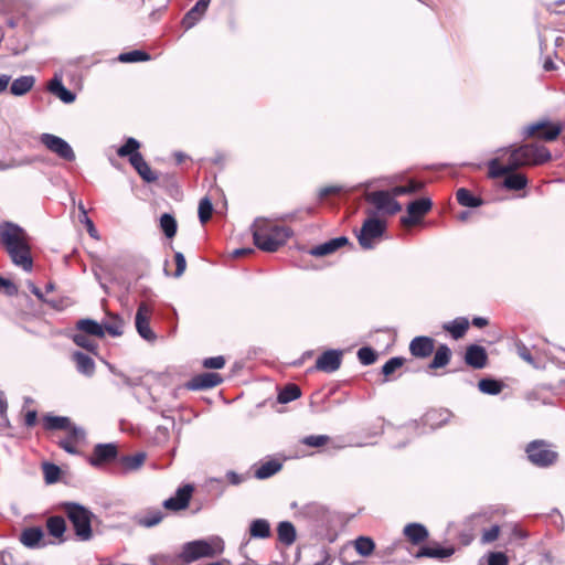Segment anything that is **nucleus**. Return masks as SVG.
Instances as JSON below:
<instances>
[{
  "mask_svg": "<svg viewBox=\"0 0 565 565\" xmlns=\"http://www.w3.org/2000/svg\"><path fill=\"white\" fill-rule=\"evenodd\" d=\"M0 242L12 263L25 271H31L33 260L24 230L11 222L0 224Z\"/></svg>",
  "mask_w": 565,
  "mask_h": 565,
  "instance_id": "1",
  "label": "nucleus"
},
{
  "mask_svg": "<svg viewBox=\"0 0 565 565\" xmlns=\"http://www.w3.org/2000/svg\"><path fill=\"white\" fill-rule=\"evenodd\" d=\"M254 244L264 252H276L292 235L288 226L277 225L274 222L258 217L252 225Z\"/></svg>",
  "mask_w": 565,
  "mask_h": 565,
  "instance_id": "2",
  "label": "nucleus"
},
{
  "mask_svg": "<svg viewBox=\"0 0 565 565\" xmlns=\"http://www.w3.org/2000/svg\"><path fill=\"white\" fill-rule=\"evenodd\" d=\"M62 509L73 526L76 539L81 542L90 541L94 513L77 502H63Z\"/></svg>",
  "mask_w": 565,
  "mask_h": 565,
  "instance_id": "3",
  "label": "nucleus"
},
{
  "mask_svg": "<svg viewBox=\"0 0 565 565\" xmlns=\"http://www.w3.org/2000/svg\"><path fill=\"white\" fill-rule=\"evenodd\" d=\"M509 161L512 169L516 171L521 167L540 166L552 159L551 151L541 145L524 143L519 147L511 148Z\"/></svg>",
  "mask_w": 565,
  "mask_h": 565,
  "instance_id": "4",
  "label": "nucleus"
},
{
  "mask_svg": "<svg viewBox=\"0 0 565 565\" xmlns=\"http://www.w3.org/2000/svg\"><path fill=\"white\" fill-rule=\"evenodd\" d=\"M223 552L222 542L218 541L216 545H212L210 542L205 540H196L189 543H185L182 547V551L179 555V558L184 564H190L196 559L203 557H213Z\"/></svg>",
  "mask_w": 565,
  "mask_h": 565,
  "instance_id": "5",
  "label": "nucleus"
},
{
  "mask_svg": "<svg viewBox=\"0 0 565 565\" xmlns=\"http://www.w3.org/2000/svg\"><path fill=\"white\" fill-rule=\"evenodd\" d=\"M386 230V223L376 217H369L363 222V225L358 235L359 244L364 249H372L375 246V241L381 238Z\"/></svg>",
  "mask_w": 565,
  "mask_h": 565,
  "instance_id": "6",
  "label": "nucleus"
},
{
  "mask_svg": "<svg viewBox=\"0 0 565 565\" xmlns=\"http://www.w3.org/2000/svg\"><path fill=\"white\" fill-rule=\"evenodd\" d=\"M526 455L529 460L539 467H547L553 465L557 459V452L550 449L544 440H533L526 446Z\"/></svg>",
  "mask_w": 565,
  "mask_h": 565,
  "instance_id": "7",
  "label": "nucleus"
},
{
  "mask_svg": "<svg viewBox=\"0 0 565 565\" xmlns=\"http://www.w3.org/2000/svg\"><path fill=\"white\" fill-rule=\"evenodd\" d=\"M301 513L313 523L319 534L322 533V530H328L334 519L333 514L324 505L316 502L306 504Z\"/></svg>",
  "mask_w": 565,
  "mask_h": 565,
  "instance_id": "8",
  "label": "nucleus"
},
{
  "mask_svg": "<svg viewBox=\"0 0 565 565\" xmlns=\"http://www.w3.org/2000/svg\"><path fill=\"white\" fill-rule=\"evenodd\" d=\"M365 200L374 205L376 212L387 215H394L402 211V204L393 199V195L385 190L369 192Z\"/></svg>",
  "mask_w": 565,
  "mask_h": 565,
  "instance_id": "9",
  "label": "nucleus"
},
{
  "mask_svg": "<svg viewBox=\"0 0 565 565\" xmlns=\"http://www.w3.org/2000/svg\"><path fill=\"white\" fill-rule=\"evenodd\" d=\"M40 142L52 153L65 161L72 162L76 158L71 145L58 136L44 132L40 136Z\"/></svg>",
  "mask_w": 565,
  "mask_h": 565,
  "instance_id": "10",
  "label": "nucleus"
},
{
  "mask_svg": "<svg viewBox=\"0 0 565 565\" xmlns=\"http://www.w3.org/2000/svg\"><path fill=\"white\" fill-rule=\"evenodd\" d=\"M152 313L151 308L141 302L137 309L135 317V326L138 334L146 341L153 343L157 340V334L150 327V316Z\"/></svg>",
  "mask_w": 565,
  "mask_h": 565,
  "instance_id": "11",
  "label": "nucleus"
},
{
  "mask_svg": "<svg viewBox=\"0 0 565 565\" xmlns=\"http://www.w3.org/2000/svg\"><path fill=\"white\" fill-rule=\"evenodd\" d=\"M562 131V127L559 125H552L547 121H536L531 125L525 126L522 129V136L524 138L533 137L535 134H539V138L545 141L555 140Z\"/></svg>",
  "mask_w": 565,
  "mask_h": 565,
  "instance_id": "12",
  "label": "nucleus"
},
{
  "mask_svg": "<svg viewBox=\"0 0 565 565\" xmlns=\"http://www.w3.org/2000/svg\"><path fill=\"white\" fill-rule=\"evenodd\" d=\"M431 206L433 202L428 198H420L409 202L407 205V215L401 217V223L404 226L417 224L420 218L430 211Z\"/></svg>",
  "mask_w": 565,
  "mask_h": 565,
  "instance_id": "13",
  "label": "nucleus"
},
{
  "mask_svg": "<svg viewBox=\"0 0 565 565\" xmlns=\"http://www.w3.org/2000/svg\"><path fill=\"white\" fill-rule=\"evenodd\" d=\"M194 487L190 483L178 488L173 497H170L163 501V508L174 512L186 509L189 507Z\"/></svg>",
  "mask_w": 565,
  "mask_h": 565,
  "instance_id": "14",
  "label": "nucleus"
},
{
  "mask_svg": "<svg viewBox=\"0 0 565 565\" xmlns=\"http://www.w3.org/2000/svg\"><path fill=\"white\" fill-rule=\"evenodd\" d=\"M342 356L341 350H327L317 359L313 369L329 374L334 373L342 364Z\"/></svg>",
  "mask_w": 565,
  "mask_h": 565,
  "instance_id": "15",
  "label": "nucleus"
},
{
  "mask_svg": "<svg viewBox=\"0 0 565 565\" xmlns=\"http://www.w3.org/2000/svg\"><path fill=\"white\" fill-rule=\"evenodd\" d=\"M140 148V142L134 138L129 137L126 139V142L118 148L117 154L121 158H128L129 163L134 167L135 170L141 167V164L146 163L142 154L138 151Z\"/></svg>",
  "mask_w": 565,
  "mask_h": 565,
  "instance_id": "16",
  "label": "nucleus"
},
{
  "mask_svg": "<svg viewBox=\"0 0 565 565\" xmlns=\"http://www.w3.org/2000/svg\"><path fill=\"white\" fill-rule=\"evenodd\" d=\"M223 379L217 373H202L192 377L185 383V387L190 391H202L213 388L222 383Z\"/></svg>",
  "mask_w": 565,
  "mask_h": 565,
  "instance_id": "17",
  "label": "nucleus"
},
{
  "mask_svg": "<svg viewBox=\"0 0 565 565\" xmlns=\"http://www.w3.org/2000/svg\"><path fill=\"white\" fill-rule=\"evenodd\" d=\"M117 455L118 450L115 444H97L94 448L93 457L89 459V463L94 467H98L116 459Z\"/></svg>",
  "mask_w": 565,
  "mask_h": 565,
  "instance_id": "18",
  "label": "nucleus"
},
{
  "mask_svg": "<svg viewBox=\"0 0 565 565\" xmlns=\"http://www.w3.org/2000/svg\"><path fill=\"white\" fill-rule=\"evenodd\" d=\"M86 437V433L84 428L79 426H72L68 430L66 437L61 438L57 441V445L64 449L66 452L71 455H77L78 450L76 449V445L84 441Z\"/></svg>",
  "mask_w": 565,
  "mask_h": 565,
  "instance_id": "19",
  "label": "nucleus"
},
{
  "mask_svg": "<svg viewBox=\"0 0 565 565\" xmlns=\"http://www.w3.org/2000/svg\"><path fill=\"white\" fill-rule=\"evenodd\" d=\"M349 238L347 236H339L332 239H329L328 242H324L322 244H319L317 246H313L309 249V254L315 257H322L330 254H333L339 248L348 245Z\"/></svg>",
  "mask_w": 565,
  "mask_h": 565,
  "instance_id": "20",
  "label": "nucleus"
},
{
  "mask_svg": "<svg viewBox=\"0 0 565 565\" xmlns=\"http://www.w3.org/2000/svg\"><path fill=\"white\" fill-rule=\"evenodd\" d=\"M211 0H199L183 17L181 24L185 30L192 29L205 14Z\"/></svg>",
  "mask_w": 565,
  "mask_h": 565,
  "instance_id": "21",
  "label": "nucleus"
},
{
  "mask_svg": "<svg viewBox=\"0 0 565 565\" xmlns=\"http://www.w3.org/2000/svg\"><path fill=\"white\" fill-rule=\"evenodd\" d=\"M488 355L483 347L471 344L467 347L465 353V362L477 370L483 369L487 365Z\"/></svg>",
  "mask_w": 565,
  "mask_h": 565,
  "instance_id": "22",
  "label": "nucleus"
},
{
  "mask_svg": "<svg viewBox=\"0 0 565 565\" xmlns=\"http://www.w3.org/2000/svg\"><path fill=\"white\" fill-rule=\"evenodd\" d=\"M409 351L413 356L428 358L434 352V340L425 335L416 337L409 343Z\"/></svg>",
  "mask_w": 565,
  "mask_h": 565,
  "instance_id": "23",
  "label": "nucleus"
},
{
  "mask_svg": "<svg viewBox=\"0 0 565 565\" xmlns=\"http://www.w3.org/2000/svg\"><path fill=\"white\" fill-rule=\"evenodd\" d=\"M164 518L162 510L150 508L135 516V522L142 527H153L158 525Z\"/></svg>",
  "mask_w": 565,
  "mask_h": 565,
  "instance_id": "24",
  "label": "nucleus"
},
{
  "mask_svg": "<svg viewBox=\"0 0 565 565\" xmlns=\"http://www.w3.org/2000/svg\"><path fill=\"white\" fill-rule=\"evenodd\" d=\"M43 530L39 526H32L22 531L20 542L29 548H36L43 545Z\"/></svg>",
  "mask_w": 565,
  "mask_h": 565,
  "instance_id": "25",
  "label": "nucleus"
},
{
  "mask_svg": "<svg viewBox=\"0 0 565 565\" xmlns=\"http://www.w3.org/2000/svg\"><path fill=\"white\" fill-rule=\"evenodd\" d=\"M147 458L146 452H137L135 455L121 456L118 459V465L124 473L137 471L141 468Z\"/></svg>",
  "mask_w": 565,
  "mask_h": 565,
  "instance_id": "26",
  "label": "nucleus"
},
{
  "mask_svg": "<svg viewBox=\"0 0 565 565\" xmlns=\"http://www.w3.org/2000/svg\"><path fill=\"white\" fill-rule=\"evenodd\" d=\"M72 360L75 362L76 370L81 374L92 376L95 373V362L89 355L76 351L72 354Z\"/></svg>",
  "mask_w": 565,
  "mask_h": 565,
  "instance_id": "27",
  "label": "nucleus"
},
{
  "mask_svg": "<svg viewBox=\"0 0 565 565\" xmlns=\"http://www.w3.org/2000/svg\"><path fill=\"white\" fill-rule=\"evenodd\" d=\"M49 90L58 97L63 103L71 104L75 100L76 96L73 92L67 89L62 79L58 77H54L49 84Z\"/></svg>",
  "mask_w": 565,
  "mask_h": 565,
  "instance_id": "28",
  "label": "nucleus"
},
{
  "mask_svg": "<svg viewBox=\"0 0 565 565\" xmlns=\"http://www.w3.org/2000/svg\"><path fill=\"white\" fill-rule=\"evenodd\" d=\"M404 535L415 545L428 537L427 529L420 523H409L403 530Z\"/></svg>",
  "mask_w": 565,
  "mask_h": 565,
  "instance_id": "29",
  "label": "nucleus"
},
{
  "mask_svg": "<svg viewBox=\"0 0 565 565\" xmlns=\"http://www.w3.org/2000/svg\"><path fill=\"white\" fill-rule=\"evenodd\" d=\"M469 328V321L465 317H458L452 321L446 322L443 329L451 334L455 340L462 338Z\"/></svg>",
  "mask_w": 565,
  "mask_h": 565,
  "instance_id": "30",
  "label": "nucleus"
},
{
  "mask_svg": "<svg viewBox=\"0 0 565 565\" xmlns=\"http://www.w3.org/2000/svg\"><path fill=\"white\" fill-rule=\"evenodd\" d=\"M35 84V77L32 75H23L15 78L11 86L10 93L14 96H23L29 93Z\"/></svg>",
  "mask_w": 565,
  "mask_h": 565,
  "instance_id": "31",
  "label": "nucleus"
},
{
  "mask_svg": "<svg viewBox=\"0 0 565 565\" xmlns=\"http://www.w3.org/2000/svg\"><path fill=\"white\" fill-rule=\"evenodd\" d=\"M76 329L77 331L83 332L86 335H93L97 338L104 337V329L102 323H98L97 321L93 319H81L76 322Z\"/></svg>",
  "mask_w": 565,
  "mask_h": 565,
  "instance_id": "32",
  "label": "nucleus"
},
{
  "mask_svg": "<svg viewBox=\"0 0 565 565\" xmlns=\"http://www.w3.org/2000/svg\"><path fill=\"white\" fill-rule=\"evenodd\" d=\"M455 553L454 547H430L424 546L416 553V557H430V558H447Z\"/></svg>",
  "mask_w": 565,
  "mask_h": 565,
  "instance_id": "33",
  "label": "nucleus"
},
{
  "mask_svg": "<svg viewBox=\"0 0 565 565\" xmlns=\"http://www.w3.org/2000/svg\"><path fill=\"white\" fill-rule=\"evenodd\" d=\"M271 534L270 524L266 519L253 520L249 524V535L253 539H267Z\"/></svg>",
  "mask_w": 565,
  "mask_h": 565,
  "instance_id": "34",
  "label": "nucleus"
},
{
  "mask_svg": "<svg viewBox=\"0 0 565 565\" xmlns=\"http://www.w3.org/2000/svg\"><path fill=\"white\" fill-rule=\"evenodd\" d=\"M46 529L50 535L64 541L63 536L66 531L65 520L60 515L50 516L46 520Z\"/></svg>",
  "mask_w": 565,
  "mask_h": 565,
  "instance_id": "35",
  "label": "nucleus"
},
{
  "mask_svg": "<svg viewBox=\"0 0 565 565\" xmlns=\"http://www.w3.org/2000/svg\"><path fill=\"white\" fill-rule=\"evenodd\" d=\"M282 468L281 462L278 460H268L262 463L254 472V476L258 480H264L273 477L275 473L280 471Z\"/></svg>",
  "mask_w": 565,
  "mask_h": 565,
  "instance_id": "36",
  "label": "nucleus"
},
{
  "mask_svg": "<svg viewBox=\"0 0 565 565\" xmlns=\"http://www.w3.org/2000/svg\"><path fill=\"white\" fill-rule=\"evenodd\" d=\"M278 540L285 545H291L296 541V529L289 521H282L277 526Z\"/></svg>",
  "mask_w": 565,
  "mask_h": 565,
  "instance_id": "37",
  "label": "nucleus"
},
{
  "mask_svg": "<svg viewBox=\"0 0 565 565\" xmlns=\"http://www.w3.org/2000/svg\"><path fill=\"white\" fill-rule=\"evenodd\" d=\"M527 178L523 173L509 172L503 181L508 190L520 191L527 185Z\"/></svg>",
  "mask_w": 565,
  "mask_h": 565,
  "instance_id": "38",
  "label": "nucleus"
},
{
  "mask_svg": "<svg viewBox=\"0 0 565 565\" xmlns=\"http://www.w3.org/2000/svg\"><path fill=\"white\" fill-rule=\"evenodd\" d=\"M74 426L68 417L46 415L44 417V427L49 430L67 429Z\"/></svg>",
  "mask_w": 565,
  "mask_h": 565,
  "instance_id": "39",
  "label": "nucleus"
},
{
  "mask_svg": "<svg viewBox=\"0 0 565 565\" xmlns=\"http://www.w3.org/2000/svg\"><path fill=\"white\" fill-rule=\"evenodd\" d=\"M451 358V351L446 344H440L429 364V369H439L446 366Z\"/></svg>",
  "mask_w": 565,
  "mask_h": 565,
  "instance_id": "40",
  "label": "nucleus"
},
{
  "mask_svg": "<svg viewBox=\"0 0 565 565\" xmlns=\"http://www.w3.org/2000/svg\"><path fill=\"white\" fill-rule=\"evenodd\" d=\"M457 201L460 205L466 207H478L482 204V200L473 195L466 188L458 189L456 193Z\"/></svg>",
  "mask_w": 565,
  "mask_h": 565,
  "instance_id": "41",
  "label": "nucleus"
},
{
  "mask_svg": "<svg viewBox=\"0 0 565 565\" xmlns=\"http://www.w3.org/2000/svg\"><path fill=\"white\" fill-rule=\"evenodd\" d=\"M104 333L107 332L111 337H120L122 334L124 321L118 316H109V318L102 323Z\"/></svg>",
  "mask_w": 565,
  "mask_h": 565,
  "instance_id": "42",
  "label": "nucleus"
},
{
  "mask_svg": "<svg viewBox=\"0 0 565 565\" xmlns=\"http://www.w3.org/2000/svg\"><path fill=\"white\" fill-rule=\"evenodd\" d=\"M301 396V390L296 384H288L286 385L280 392L278 393L277 401L280 404H287L290 403Z\"/></svg>",
  "mask_w": 565,
  "mask_h": 565,
  "instance_id": "43",
  "label": "nucleus"
},
{
  "mask_svg": "<svg viewBox=\"0 0 565 565\" xmlns=\"http://www.w3.org/2000/svg\"><path fill=\"white\" fill-rule=\"evenodd\" d=\"M478 387L483 394L498 395L503 388V383L494 379H481Z\"/></svg>",
  "mask_w": 565,
  "mask_h": 565,
  "instance_id": "44",
  "label": "nucleus"
},
{
  "mask_svg": "<svg viewBox=\"0 0 565 565\" xmlns=\"http://www.w3.org/2000/svg\"><path fill=\"white\" fill-rule=\"evenodd\" d=\"M151 56L141 50H134L119 54L118 61L121 63H137L149 61Z\"/></svg>",
  "mask_w": 565,
  "mask_h": 565,
  "instance_id": "45",
  "label": "nucleus"
},
{
  "mask_svg": "<svg viewBox=\"0 0 565 565\" xmlns=\"http://www.w3.org/2000/svg\"><path fill=\"white\" fill-rule=\"evenodd\" d=\"M354 546H355L356 552L363 557L370 556L375 548V544H374L373 540L367 536L358 537L354 541Z\"/></svg>",
  "mask_w": 565,
  "mask_h": 565,
  "instance_id": "46",
  "label": "nucleus"
},
{
  "mask_svg": "<svg viewBox=\"0 0 565 565\" xmlns=\"http://www.w3.org/2000/svg\"><path fill=\"white\" fill-rule=\"evenodd\" d=\"M160 227L168 238H172L178 230L177 221L171 214L164 213L160 217Z\"/></svg>",
  "mask_w": 565,
  "mask_h": 565,
  "instance_id": "47",
  "label": "nucleus"
},
{
  "mask_svg": "<svg viewBox=\"0 0 565 565\" xmlns=\"http://www.w3.org/2000/svg\"><path fill=\"white\" fill-rule=\"evenodd\" d=\"M513 171L514 169H512V164L509 160L505 166H501L498 159H492L489 162V175L491 178H499Z\"/></svg>",
  "mask_w": 565,
  "mask_h": 565,
  "instance_id": "48",
  "label": "nucleus"
},
{
  "mask_svg": "<svg viewBox=\"0 0 565 565\" xmlns=\"http://www.w3.org/2000/svg\"><path fill=\"white\" fill-rule=\"evenodd\" d=\"M213 204L211 200L205 196L199 203V220L202 224H205L212 216Z\"/></svg>",
  "mask_w": 565,
  "mask_h": 565,
  "instance_id": "49",
  "label": "nucleus"
},
{
  "mask_svg": "<svg viewBox=\"0 0 565 565\" xmlns=\"http://www.w3.org/2000/svg\"><path fill=\"white\" fill-rule=\"evenodd\" d=\"M329 440L328 435H309L301 438L300 443L308 447L319 448L327 445Z\"/></svg>",
  "mask_w": 565,
  "mask_h": 565,
  "instance_id": "50",
  "label": "nucleus"
},
{
  "mask_svg": "<svg viewBox=\"0 0 565 565\" xmlns=\"http://www.w3.org/2000/svg\"><path fill=\"white\" fill-rule=\"evenodd\" d=\"M43 473L45 482L49 484L55 483L61 475V469L58 466L50 462L43 463Z\"/></svg>",
  "mask_w": 565,
  "mask_h": 565,
  "instance_id": "51",
  "label": "nucleus"
},
{
  "mask_svg": "<svg viewBox=\"0 0 565 565\" xmlns=\"http://www.w3.org/2000/svg\"><path fill=\"white\" fill-rule=\"evenodd\" d=\"M73 341L76 345L89 352H95L97 349V344L81 331L73 335Z\"/></svg>",
  "mask_w": 565,
  "mask_h": 565,
  "instance_id": "52",
  "label": "nucleus"
},
{
  "mask_svg": "<svg viewBox=\"0 0 565 565\" xmlns=\"http://www.w3.org/2000/svg\"><path fill=\"white\" fill-rule=\"evenodd\" d=\"M358 359L363 365H371L376 361L377 354L372 348L363 347L358 351Z\"/></svg>",
  "mask_w": 565,
  "mask_h": 565,
  "instance_id": "53",
  "label": "nucleus"
},
{
  "mask_svg": "<svg viewBox=\"0 0 565 565\" xmlns=\"http://www.w3.org/2000/svg\"><path fill=\"white\" fill-rule=\"evenodd\" d=\"M79 211L82 212L81 222L85 224L86 230L92 238L98 239V232L93 223V221L87 216L86 210L83 204H79Z\"/></svg>",
  "mask_w": 565,
  "mask_h": 565,
  "instance_id": "54",
  "label": "nucleus"
},
{
  "mask_svg": "<svg viewBox=\"0 0 565 565\" xmlns=\"http://www.w3.org/2000/svg\"><path fill=\"white\" fill-rule=\"evenodd\" d=\"M404 364V359L401 356L391 358L385 364L382 366V373L385 376L393 374L397 369H399Z\"/></svg>",
  "mask_w": 565,
  "mask_h": 565,
  "instance_id": "55",
  "label": "nucleus"
},
{
  "mask_svg": "<svg viewBox=\"0 0 565 565\" xmlns=\"http://www.w3.org/2000/svg\"><path fill=\"white\" fill-rule=\"evenodd\" d=\"M137 173L141 177V179L148 183L154 182L158 180L157 173H154L149 164L146 162L138 168Z\"/></svg>",
  "mask_w": 565,
  "mask_h": 565,
  "instance_id": "56",
  "label": "nucleus"
},
{
  "mask_svg": "<svg viewBox=\"0 0 565 565\" xmlns=\"http://www.w3.org/2000/svg\"><path fill=\"white\" fill-rule=\"evenodd\" d=\"M31 162H32V160L28 159V158L22 159V160L11 159L9 161L0 160V171H6V170L19 168V167H22V166L30 164Z\"/></svg>",
  "mask_w": 565,
  "mask_h": 565,
  "instance_id": "57",
  "label": "nucleus"
},
{
  "mask_svg": "<svg viewBox=\"0 0 565 565\" xmlns=\"http://www.w3.org/2000/svg\"><path fill=\"white\" fill-rule=\"evenodd\" d=\"M500 533L499 525H492L489 530L483 531L481 542L483 544H489L495 541Z\"/></svg>",
  "mask_w": 565,
  "mask_h": 565,
  "instance_id": "58",
  "label": "nucleus"
},
{
  "mask_svg": "<svg viewBox=\"0 0 565 565\" xmlns=\"http://www.w3.org/2000/svg\"><path fill=\"white\" fill-rule=\"evenodd\" d=\"M174 260H175V266H177L175 271H174V277L179 278L185 271L186 260H185L184 255L181 252L175 253Z\"/></svg>",
  "mask_w": 565,
  "mask_h": 565,
  "instance_id": "59",
  "label": "nucleus"
},
{
  "mask_svg": "<svg viewBox=\"0 0 565 565\" xmlns=\"http://www.w3.org/2000/svg\"><path fill=\"white\" fill-rule=\"evenodd\" d=\"M225 365V359L222 355L206 358L203 361V366L206 369H222Z\"/></svg>",
  "mask_w": 565,
  "mask_h": 565,
  "instance_id": "60",
  "label": "nucleus"
},
{
  "mask_svg": "<svg viewBox=\"0 0 565 565\" xmlns=\"http://www.w3.org/2000/svg\"><path fill=\"white\" fill-rule=\"evenodd\" d=\"M488 565H508V557L501 552L490 553Z\"/></svg>",
  "mask_w": 565,
  "mask_h": 565,
  "instance_id": "61",
  "label": "nucleus"
},
{
  "mask_svg": "<svg viewBox=\"0 0 565 565\" xmlns=\"http://www.w3.org/2000/svg\"><path fill=\"white\" fill-rule=\"evenodd\" d=\"M0 565H26L19 561L12 553L3 552L0 555Z\"/></svg>",
  "mask_w": 565,
  "mask_h": 565,
  "instance_id": "62",
  "label": "nucleus"
},
{
  "mask_svg": "<svg viewBox=\"0 0 565 565\" xmlns=\"http://www.w3.org/2000/svg\"><path fill=\"white\" fill-rule=\"evenodd\" d=\"M152 565H177L175 561L169 555H153L150 557Z\"/></svg>",
  "mask_w": 565,
  "mask_h": 565,
  "instance_id": "63",
  "label": "nucleus"
},
{
  "mask_svg": "<svg viewBox=\"0 0 565 565\" xmlns=\"http://www.w3.org/2000/svg\"><path fill=\"white\" fill-rule=\"evenodd\" d=\"M246 475H239L233 470H230L226 472V479L227 481L233 486H238L247 480Z\"/></svg>",
  "mask_w": 565,
  "mask_h": 565,
  "instance_id": "64",
  "label": "nucleus"
}]
</instances>
